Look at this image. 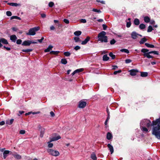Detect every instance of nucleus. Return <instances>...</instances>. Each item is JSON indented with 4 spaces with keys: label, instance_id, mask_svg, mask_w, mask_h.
Segmentation results:
<instances>
[{
    "label": "nucleus",
    "instance_id": "obj_46",
    "mask_svg": "<svg viewBox=\"0 0 160 160\" xmlns=\"http://www.w3.org/2000/svg\"><path fill=\"white\" fill-rule=\"evenodd\" d=\"M92 11L93 12H96L98 13H101V11L99 9H97L96 8H93L92 9Z\"/></svg>",
    "mask_w": 160,
    "mask_h": 160
},
{
    "label": "nucleus",
    "instance_id": "obj_7",
    "mask_svg": "<svg viewBox=\"0 0 160 160\" xmlns=\"http://www.w3.org/2000/svg\"><path fill=\"white\" fill-rule=\"evenodd\" d=\"M57 134L56 133H54L52 134V136H55L54 137H52V138H50V140L49 142H50L52 141H56L58 140V139L61 138V137L59 135H58L56 136Z\"/></svg>",
    "mask_w": 160,
    "mask_h": 160
},
{
    "label": "nucleus",
    "instance_id": "obj_59",
    "mask_svg": "<svg viewBox=\"0 0 160 160\" xmlns=\"http://www.w3.org/2000/svg\"><path fill=\"white\" fill-rule=\"evenodd\" d=\"M96 1L97 2H101V3H102V4H105V1H100L99 0H96Z\"/></svg>",
    "mask_w": 160,
    "mask_h": 160
},
{
    "label": "nucleus",
    "instance_id": "obj_37",
    "mask_svg": "<svg viewBox=\"0 0 160 160\" xmlns=\"http://www.w3.org/2000/svg\"><path fill=\"white\" fill-rule=\"evenodd\" d=\"M33 51V49H22V51L23 52H31Z\"/></svg>",
    "mask_w": 160,
    "mask_h": 160
},
{
    "label": "nucleus",
    "instance_id": "obj_40",
    "mask_svg": "<svg viewBox=\"0 0 160 160\" xmlns=\"http://www.w3.org/2000/svg\"><path fill=\"white\" fill-rule=\"evenodd\" d=\"M153 30V29L152 26L151 25H150L148 27V30H147V32H152Z\"/></svg>",
    "mask_w": 160,
    "mask_h": 160
},
{
    "label": "nucleus",
    "instance_id": "obj_43",
    "mask_svg": "<svg viewBox=\"0 0 160 160\" xmlns=\"http://www.w3.org/2000/svg\"><path fill=\"white\" fill-rule=\"evenodd\" d=\"M64 55L66 57H69L71 55V53L69 52H64Z\"/></svg>",
    "mask_w": 160,
    "mask_h": 160
},
{
    "label": "nucleus",
    "instance_id": "obj_48",
    "mask_svg": "<svg viewBox=\"0 0 160 160\" xmlns=\"http://www.w3.org/2000/svg\"><path fill=\"white\" fill-rule=\"evenodd\" d=\"M22 40L20 39H18L16 41V43L17 44H20L22 43Z\"/></svg>",
    "mask_w": 160,
    "mask_h": 160
},
{
    "label": "nucleus",
    "instance_id": "obj_63",
    "mask_svg": "<svg viewBox=\"0 0 160 160\" xmlns=\"http://www.w3.org/2000/svg\"><path fill=\"white\" fill-rule=\"evenodd\" d=\"M24 112L23 111H19V114H18V115L19 116H20V115L23 113Z\"/></svg>",
    "mask_w": 160,
    "mask_h": 160
},
{
    "label": "nucleus",
    "instance_id": "obj_8",
    "mask_svg": "<svg viewBox=\"0 0 160 160\" xmlns=\"http://www.w3.org/2000/svg\"><path fill=\"white\" fill-rule=\"evenodd\" d=\"M87 105V102H86L81 100L79 102L78 107L80 108H84Z\"/></svg>",
    "mask_w": 160,
    "mask_h": 160
},
{
    "label": "nucleus",
    "instance_id": "obj_52",
    "mask_svg": "<svg viewBox=\"0 0 160 160\" xmlns=\"http://www.w3.org/2000/svg\"><path fill=\"white\" fill-rule=\"evenodd\" d=\"M131 25V23L130 21L127 22V24H126V27L127 28H129L130 27Z\"/></svg>",
    "mask_w": 160,
    "mask_h": 160
},
{
    "label": "nucleus",
    "instance_id": "obj_2",
    "mask_svg": "<svg viewBox=\"0 0 160 160\" xmlns=\"http://www.w3.org/2000/svg\"><path fill=\"white\" fill-rule=\"evenodd\" d=\"M106 32L103 31H102L98 35V41H100L102 42H108V37L106 36Z\"/></svg>",
    "mask_w": 160,
    "mask_h": 160
},
{
    "label": "nucleus",
    "instance_id": "obj_57",
    "mask_svg": "<svg viewBox=\"0 0 160 160\" xmlns=\"http://www.w3.org/2000/svg\"><path fill=\"white\" fill-rule=\"evenodd\" d=\"M25 133V131L24 130H20V131L19 132V133L20 134H24Z\"/></svg>",
    "mask_w": 160,
    "mask_h": 160
},
{
    "label": "nucleus",
    "instance_id": "obj_23",
    "mask_svg": "<svg viewBox=\"0 0 160 160\" xmlns=\"http://www.w3.org/2000/svg\"><path fill=\"white\" fill-rule=\"evenodd\" d=\"M133 22L135 25L138 26L140 24V21L139 19L136 18L134 19Z\"/></svg>",
    "mask_w": 160,
    "mask_h": 160
},
{
    "label": "nucleus",
    "instance_id": "obj_42",
    "mask_svg": "<svg viewBox=\"0 0 160 160\" xmlns=\"http://www.w3.org/2000/svg\"><path fill=\"white\" fill-rule=\"evenodd\" d=\"M109 56L111 57L112 59H113L115 58V56L112 52H110L109 54Z\"/></svg>",
    "mask_w": 160,
    "mask_h": 160
},
{
    "label": "nucleus",
    "instance_id": "obj_35",
    "mask_svg": "<svg viewBox=\"0 0 160 160\" xmlns=\"http://www.w3.org/2000/svg\"><path fill=\"white\" fill-rule=\"evenodd\" d=\"M74 39L76 42H81V40L78 37H75L74 38Z\"/></svg>",
    "mask_w": 160,
    "mask_h": 160
},
{
    "label": "nucleus",
    "instance_id": "obj_15",
    "mask_svg": "<svg viewBox=\"0 0 160 160\" xmlns=\"http://www.w3.org/2000/svg\"><path fill=\"white\" fill-rule=\"evenodd\" d=\"M13 154L12 152V155L15 158L17 159H19L21 158V156L19 154H17L16 152H14Z\"/></svg>",
    "mask_w": 160,
    "mask_h": 160
},
{
    "label": "nucleus",
    "instance_id": "obj_26",
    "mask_svg": "<svg viewBox=\"0 0 160 160\" xmlns=\"http://www.w3.org/2000/svg\"><path fill=\"white\" fill-rule=\"evenodd\" d=\"M91 158L93 160H97V157L96 155L94 152H92L91 155Z\"/></svg>",
    "mask_w": 160,
    "mask_h": 160
},
{
    "label": "nucleus",
    "instance_id": "obj_22",
    "mask_svg": "<svg viewBox=\"0 0 160 160\" xmlns=\"http://www.w3.org/2000/svg\"><path fill=\"white\" fill-rule=\"evenodd\" d=\"M139 72L141 73L140 76L142 77H147L148 75V73L147 72Z\"/></svg>",
    "mask_w": 160,
    "mask_h": 160
},
{
    "label": "nucleus",
    "instance_id": "obj_24",
    "mask_svg": "<svg viewBox=\"0 0 160 160\" xmlns=\"http://www.w3.org/2000/svg\"><path fill=\"white\" fill-rule=\"evenodd\" d=\"M53 48V47L51 45H49L48 47L44 50L45 52H48L52 50V48Z\"/></svg>",
    "mask_w": 160,
    "mask_h": 160
},
{
    "label": "nucleus",
    "instance_id": "obj_62",
    "mask_svg": "<svg viewBox=\"0 0 160 160\" xmlns=\"http://www.w3.org/2000/svg\"><path fill=\"white\" fill-rule=\"evenodd\" d=\"M3 48L4 49H6L7 50L10 51L11 50V48L8 47H7L5 46L3 47Z\"/></svg>",
    "mask_w": 160,
    "mask_h": 160
},
{
    "label": "nucleus",
    "instance_id": "obj_34",
    "mask_svg": "<svg viewBox=\"0 0 160 160\" xmlns=\"http://www.w3.org/2000/svg\"><path fill=\"white\" fill-rule=\"evenodd\" d=\"M61 62L62 64L64 65L66 64L67 63V61L66 58L61 59Z\"/></svg>",
    "mask_w": 160,
    "mask_h": 160
},
{
    "label": "nucleus",
    "instance_id": "obj_49",
    "mask_svg": "<svg viewBox=\"0 0 160 160\" xmlns=\"http://www.w3.org/2000/svg\"><path fill=\"white\" fill-rule=\"evenodd\" d=\"M122 70H118V71H115L114 72H113V74L114 75H116L118 73H121V72H122Z\"/></svg>",
    "mask_w": 160,
    "mask_h": 160
},
{
    "label": "nucleus",
    "instance_id": "obj_21",
    "mask_svg": "<svg viewBox=\"0 0 160 160\" xmlns=\"http://www.w3.org/2000/svg\"><path fill=\"white\" fill-rule=\"evenodd\" d=\"M140 128L141 130L143 132H148V129L145 127V126L140 125Z\"/></svg>",
    "mask_w": 160,
    "mask_h": 160
},
{
    "label": "nucleus",
    "instance_id": "obj_4",
    "mask_svg": "<svg viewBox=\"0 0 160 160\" xmlns=\"http://www.w3.org/2000/svg\"><path fill=\"white\" fill-rule=\"evenodd\" d=\"M39 29L40 27L38 26L30 28L28 32L26 33V35H34L36 34V32Z\"/></svg>",
    "mask_w": 160,
    "mask_h": 160
},
{
    "label": "nucleus",
    "instance_id": "obj_12",
    "mask_svg": "<svg viewBox=\"0 0 160 160\" xmlns=\"http://www.w3.org/2000/svg\"><path fill=\"white\" fill-rule=\"evenodd\" d=\"M138 34L136 32H132L131 34V37L133 39H136L138 38Z\"/></svg>",
    "mask_w": 160,
    "mask_h": 160
},
{
    "label": "nucleus",
    "instance_id": "obj_56",
    "mask_svg": "<svg viewBox=\"0 0 160 160\" xmlns=\"http://www.w3.org/2000/svg\"><path fill=\"white\" fill-rule=\"evenodd\" d=\"M102 26L103 29L104 30H106L107 28V26L105 24H103L102 25Z\"/></svg>",
    "mask_w": 160,
    "mask_h": 160
},
{
    "label": "nucleus",
    "instance_id": "obj_36",
    "mask_svg": "<svg viewBox=\"0 0 160 160\" xmlns=\"http://www.w3.org/2000/svg\"><path fill=\"white\" fill-rule=\"evenodd\" d=\"M146 25L144 24H141L139 25V28L140 29H143L145 28Z\"/></svg>",
    "mask_w": 160,
    "mask_h": 160
},
{
    "label": "nucleus",
    "instance_id": "obj_9",
    "mask_svg": "<svg viewBox=\"0 0 160 160\" xmlns=\"http://www.w3.org/2000/svg\"><path fill=\"white\" fill-rule=\"evenodd\" d=\"M157 125H160V117L159 118L156 119L155 120H153L152 122L151 125L154 126Z\"/></svg>",
    "mask_w": 160,
    "mask_h": 160
},
{
    "label": "nucleus",
    "instance_id": "obj_1",
    "mask_svg": "<svg viewBox=\"0 0 160 160\" xmlns=\"http://www.w3.org/2000/svg\"><path fill=\"white\" fill-rule=\"evenodd\" d=\"M149 50L147 49L142 48L141 50L142 52L143 53V56L148 58H153L154 57L150 55V54L154 53L155 54L158 55L159 53L158 51H152L149 52Z\"/></svg>",
    "mask_w": 160,
    "mask_h": 160
},
{
    "label": "nucleus",
    "instance_id": "obj_54",
    "mask_svg": "<svg viewBox=\"0 0 160 160\" xmlns=\"http://www.w3.org/2000/svg\"><path fill=\"white\" fill-rule=\"evenodd\" d=\"M80 47L78 46H76L74 48V49L76 50V51H77L78 50H79L80 49Z\"/></svg>",
    "mask_w": 160,
    "mask_h": 160
},
{
    "label": "nucleus",
    "instance_id": "obj_11",
    "mask_svg": "<svg viewBox=\"0 0 160 160\" xmlns=\"http://www.w3.org/2000/svg\"><path fill=\"white\" fill-rule=\"evenodd\" d=\"M9 153L10 155H12V152L8 150L4 151L3 152V158L4 159H6Z\"/></svg>",
    "mask_w": 160,
    "mask_h": 160
},
{
    "label": "nucleus",
    "instance_id": "obj_28",
    "mask_svg": "<svg viewBox=\"0 0 160 160\" xmlns=\"http://www.w3.org/2000/svg\"><path fill=\"white\" fill-rule=\"evenodd\" d=\"M147 39L146 38L144 37L141 39V40L139 42V43L141 44H143L145 42Z\"/></svg>",
    "mask_w": 160,
    "mask_h": 160
},
{
    "label": "nucleus",
    "instance_id": "obj_44",
    "mask_svg": "<svg viewBox=\"0 0 160 160\" xmlns=\"http://www.w3.org/2000/svg\"><path fill=\"white\" fill-rule=\"evenodd\" d=\"M83 70V68H79L78 69H77L75 70L76 73H78L80 72H81Z\"/></svg>",
    "mask_w": 160,
    "mask_h": 160
},
{
    "label": "nucleus",
    "instance_id": "obj_50",
    "mask_svg": "<svg viewBox=\"0 0 160 160\" xmlns=\"http://www.w3.org/2000/svg\"><path fill=\"white\" fill-rule=\"evenodd\" d=\"M6 14L8 16H11L12 15V12L9 11H8L6 12Z\"/></svg>",
    "mask_w": 160,
    "mask_h": 160
},
{
    "label": "nucleus",
    "instance_id": "obj_51",
    "mask_svg": "<svg viewBox=\"0 0 160 160\" xmlns=\"http://www.w3.org/2000/svg\"><path fill=\"white\" fill-rule=\"evenodd\" d=\"M132 61L130 59H127L125 60V62L126 63H129L132 62Z\"/></svg>",
    "mask_w": 160,
    "mask_h": 160
},
{
    "label": "nucleus",
    "instance_id": "obj_27",
    "mask_svg": "<svg viewBox=\"0 0 160 160\" xmlns=\"http://www.w3.org/2000/svg\"><path fill=\"white\" fill-rule=\"evenodd\" d=\"M109 59V58L107 54H105L103 56L102 60L104 61H107Z\"/></svg>",
    "mask_w": 160,
    "mask_h": 160
},
{
    "label": "nucleus",
    "instance_id": "obj_60",
    "mask_svg": "<svg viewBox=\"0 0 160 160\" xmlns=\"http://www.w3.org/2000/svg\"><path fill=\"white\" fill-rule=\"evenodd\" d=\"M80 22L82 23H85L86 22V20L85 19H82L80 20Z\"/></svg>",
    "mask_w": 160,
    "mask_h": 160
},
{
    "label": "nucleus",
    "instance_id": "obj_13",
    "mask_svg": "<svg viewBox=\"0 0 160 160\" xmlns=\"http://www.w3.org/2000/svg\"><path fill=\"white\" fill-rule=\"evenodd\" d=\"M30 44V40H25L22 43V45L24 46H29Z\"/></svg>",
    "mask_w": 160,
    "mask_h": 160
},
{
    "label": "nucleus",
    "instance_id": "obj_3",
    "mask_svg": "<svg viewBox=\"0 0 160 160\" xmlns=\"http://www.w3.org/2000/svg\"><path fill=\"white\" fill-rule=\"evenodd\" d=\"M152 134L158 139H160V125L153 126Z\"/></svg>",
    "mask_w": 160,
    "mask_h": 160
},
{
    "label": "nucleus",
    "instance_id": "obj_53",
    "mask_svg": "<svg viewBox=\"0 0 160 160\" xmlns=\"http://www.w3.org/2000/svg\"><path fill=\"white\" fill-rule=\"evenodd\" d=\"M48 147L49 148H52L53 147V143H51L50 142H48Z\"/></svg>",
    "mask_w": 160,
    "mask_h": 160
},
{
    "label": "nucleus",
    "instance_id": "obj_38",
    "mask_svg": "<svg viewBox=\"0 0 160 160\" xmlns=\"http://www.w3.org/2000/svg\"><path fill=\"white\" fill-rule=\"evenodd\" d=\"M54 22L55 24H57V25L58 26V27H61V25L60 24L58 20H54Z\"/></svg>",
    "mask_w": 160,
    "mask_h": 160
},
{
    "label": "nucleus",
    "instance_id": "obj_6",
    "mask_svg": "<svg viewBox=\"0 0 160 160\" xmlns=\"http://www.w3.org/2000/svg\"><path fill=\"white\" fill-rule=\"evenodd\" d=\"M47 151L49 154L55 157L58 156L60 154L59 152L58 151L51 149H47Z\"/></svg>",
    "mask_w": 160,
    "mask_h": 160
},
{
    "label": "nucleus",
    "instance_id": "obj_45",
    "mask_svg": "<svg viewBox=\"0 0 160 160\" xmlns=\"http://www.w3.org/2000/svg\"><path fill=\"white\" fill-rule=\"evenodd\" d=\"M54 5V3L53 2H50L48 3V6L50 8H52Z\"/></svg>",
    "mask_w": 160,
    "mask_h": 160
},
{
    "label": "nucleus",
    "instance_id": "obj_25",
    "mask_svg": "<svg viewBox=\"0 0 160 160\" xmlns=\"http://www.w3.org/2000/svg\"><path fill=\"white\" fill-rule=\"evenodd\" d=\"M112 138V136L111 133L110 132H108L107 135V138L110 140Z\"/></svg>",
    "mask_w": 160,
    "mask_h": 160
},
{
    "label": "nucleus",
    "instance_id": "obj_55",
    "mask_svg": "<svg viewBox=\"0 0 160 160\" xmlns=\"http://www.w3.org/2000/svg\"><path fill=\"white\" fill-rule=\"evenodd\" d=\"M63 21L66 24H68L69 22V21L66 19H64Z\"/></svg>",
    "mask_w": 160,
    "mask_h": 160
},
{
    "label": "nucleus",
    "instance_id": "obj_5",
    "mask_svg": "<svg viewBox=\"0 0 160 160\" xmlns=\"http://www.w3.org/2000/svg\"><path fill=\"white\" fill-rule=\"evenodd\" d=\"M151 122L149 120L144 119L140 123V125L149 128L151 125Z\"/></svg>",
    "mask_w": 160,
    "mask_h": 160
},
{
    "label": "nucleus",
    "instance_id": "obj_33",
    "mask_svg": "<svg viewBox=\"0 0 160 160\" xmlns=\"http://www.w3.org/2000/svg\"><path fill=\"white\" fill-rule=\"evenodd\" d=\"M145 45L148 48H154L155 47L152 44H149L148 43H146L145 44Z\"/></svg>",
    "mask_w": 160,
    "mask_h": 160
},
{
    "label": "nucleus",
    "instance_id": "obj_18",
    "mask_svg": "<svg viewBox=\"0 0 160 160\" xmlns=\"http://www.w3.org/2000/svg\"><path fill=\"white\" fill-rule=\"evenodd\" d=\"M0 41L3 44H8V42L7 39L4 38H0Z\"/></svg>",
    "mask_w": 160,
    "mask_h": 160
},
{
    "label": "nucleus",
    "instance_id": "obj_31",
    "mask_svg": "<svg viewBox=\"0 0 160 160\" xmlns=\"http://www.w3.org/2000/svg\"><path fill=\"white\" fill-rule=\"evenodd\" d=\"M60 52L59 51H51L50 52V53L51 54H54L57 55Z\"/></svg>",
    "mask_w": 160,
    "mask_h": 160
},
{
    "label": "nucleus",
    "instance_id": "obj_58",
    "mask_svg": "<svg viewBox=\"0 0 160 160\" xmlns=\"http://www.w3.org/2000/svg\"><path fill=\"white\" fill-rule=\"evenodd\" d=\"M107 112L108 113V117H107V118H108V119H109L110 116V112H109V110H108V108L107 109Z\"/></svg>",
    "mask_w": 160,
    "mask_h": 160
},
{
    "label": "nucleus",
    "instance_id": "obj_29",
    "mask_svg": "<svg viewBox=\"0 0 160 160\" xmlns=\"http://www.w3.org/2000/svg\"><path fill=\"white\" fill-rule=\"evenodd\" d=\"M144 20L145 22L148 23L150 22V19L148 16H145L144 18Z\"/></svg>",
    "mask_w": 160,
    "mask_h": 160
},
{
    "label": "nucleus",
    "instance_id": "obj_16",
    "mask_svg": "<svg viewBox=\"0 0 160 160\" xmlns=\"http://www.w3.org/2000/svg\"><path fill=\"white\" fill-rule=\"evenodd\" d=\"M90 40V37L89 36L87 37L84 40L82 41L81 44L82 45H85Z\"/></svg>",
    "mask_w": 160,
    "mask_h": 160
},
{
    "label": "nucleus",
    "instance_id": "obj_41",
    "mask_svg": "<svg viewBox=\"0 0 160 160\" xmlns=\"http://www.w3.org/2000/svg\"><path fill=\"white\" fill-rule=\"evenodd\" d=\"M18 19L19 20H21V18L19 17H18L17 16H12L10 18V19L11 20H12V19Z\"/></svg>",
    "mask_w": 160,
    "mask_h": 160
},
{
    "label": "nucleus",
    "instance_id": "obj_32",
    "mask_svg": "<svg viewBox=\"0 0 160 160\" xmlns=\"http://www.w3.org/2000/svg\"><path fill=\"white\" fill-rule=\"evenodd\" d=\"M45 129L44 128H41L40 132V137L42 138L44 133Z\"/></svg>",
    "mask_w": 160,
    "mask_h": 160
},
{
    "label": "nucleus",
    "instance_id": "obj_14",
    "mask_svg": "<svg viewBox=\"0 0 160 160\" xmlns=\"http://www.w3.org/2000/svg\"><path fill=\"white\" fill-rule=\"evenodd\" d=\"M17 39V38L15 35H12L10 36V40L13 42H15Z\"/></svg>",
    "mask_w": 160,
    "mask_h": 160
},
{
    "label": "nucleus",
    "instance_id": "obj_17",
    "mask_svg": "<svg viewBox=\"0 0 160 160\" xmlns=\"http://www.w3.org/2000/svg\"><path fill=\"white\" fill-rule=\"evenodd\" d=\"M107 147L110 150L111 154H112L114 152L113 148V146L110 144H108L107 145Z\"/></svg>",
    "mask_w": 160,
    "mask_h": 160
},
{
    "label": "nucleus",
    "instance_id": "obj_30",
    "mask_svg": "<svg viewBox=\"0 0 160 160\" xmlns=\"http://www.w3.org/2000/svg\"><path fill=\"white\" fill-rule=\"evenodd\" d=\"M81 31H77L74 32V34L75 36H78L81 34Z\"/></svg>",
    "mask_w": 160,
    "mask_h": 160
},
{
    "label": "nucleus",
    "instance_id": "obj_20",
    "mask_svg": "<svg viewBox=\"0 0 160 160\" xmlns=\"http://www.w3.org/2000/svg\"><path fill=\"white\" fill-rule=\"evenodd\" d=\"M14 121V119H11L10 120H6V124L8 125H11L12 124Z\"/></svg>",
    "mask_w": 160,
    "mask_h": 160
},
{
    "label": "nucleus",
    "instance_id": "obj_19",
    "mask_svg": "<svg viewBox=\"0 0 160 160\" xmlns=\"http://www.w3.org/2000/svg\"><path fill=\"white\" fill-rule=\"evenodd\" d=\"M8 4L12 6H15L17 7L18 6H20L21 5L20 4H18L17 3L14 2H11L8 3Z\"/></svg>",
    "mask_w": 160,
    "mask_h": 160
},
{
    "label": "nucleus",
    "instance_id": "obj_64",
    "mask_svg": "<svg viewBox=\"0 0 160 160\" xmlns=\"http://www.w3.org/2000/svg\"><path fill=\"white\" fill-rule=\"evenodd\" d=\"M50 115L52 117H53L55 116V114L53 112L51 111L50 112Z\"/></svg>",
    "mask_w": 160,
    "mask_h": 160
},
{
    "label": "nucleus",
    "instance_id": "obj_39",
    "mask_svg": "<svg viewBox=\"0 0 160 160\" xmlns=\"http://www.w3.org/2000/svg\"><path fill=\"white\" fill-rule=\"evenodd\" d=\"M120 51L121 52H124L127 54L129 53V50L126 49H122L120 50Z\"/></svg>",
    "mask_w": 160,
    "mask_h": 160
},
{
    "label": "nucleus",
    "instance_id": "obj_10",
    "mask_svg": "<svg viewBox=\"0 0 160 160\" xmlns=\"http://www.w3.org/2000/svg\"><path fill=\"white\" fill-rule=\"evenodd\" d=\"M130 74L131 76H134L137 74V73L139 72V71L137 69H132L129 71Z\"/></svg>",
    "mask_w": 160,
    "mask_h": 160
},
{
    "label": "nucleus",
    "instance_id": "obj_61",
    "mask_svg": "<svg viewBox=\"0 0 160 160\" xmlns=\"http://www.w3.org/2000/svg\"><path fill=\"white\" fill-rule=\"evenodd\" d=\"M112 67H113V68H112V69L113 70H115L116 69L118 68V67L116 65H113L112 66Z\"/></svg>",
    "mask_w": 160,
    "mask_h": 160
},
{
    "label": "nucleus",
    "instance_id": "obj_47",
    "mask_svg": "<svg viewBox=\"0 0 160 160\" xmlns=\"http://www.w3.org/2000/svg\"><path fill=\"white\" fill-rule=\"evenodd\" d=\"M116 41L114 39H112L110 41V43L111 45H113L115 43Z\"/></svg>",
    "mask_w": 160,
    "mask_h": 160
}]
</instances>
